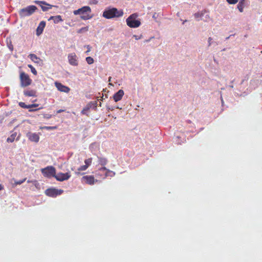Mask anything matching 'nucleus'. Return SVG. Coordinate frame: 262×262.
I'll list each match as a JSON object with an SVG mask.
<instances>
[{
    "label": "nucleus",
    "mask_w": 262,
    "mask_h": 262,
    "mask_svg": "<svg viewBox=\"0 0 262 262\" xmlns=\"http://www.w3.org/2000/svg\"><path fill=\"white\" fill-rule=\"evenodd\" d=\"M123 11L122 10H118L116 8H107L102 14V16L106 19H112L122 16Z\"/></svg>",
    "instance_id": "1"
},
{
    "label": "nucleus",
    "mask_w": 262,
    "mask_h": 262,
    "mask_svg": "<svg viewBox=\"0 0 262 262\" xmlns=\"http://www.w3.org/2000/svg\"><path fill=\"white\" fill-rule=\"evenodd\" d=\"M91 12V8L89 6H84L78 10H74L73 13L74 15H81L80 17L83 20H87L92 18L90 15Z\"/></svg>",
    "instance_id": "2"
},
{
    "label": "nucleus",
    "mask_w": 262,
    "mask_h": 262,
    "mask_svg": "<svg viewBox=\"0 0 262 262\" xmlns=\"http://www.w3.org/2000/svg\"><path fill=\"white\" fill-rule=\"evenodd\" d=\"M138 16L137 13L130 15L126 20L127 26L130 28H137L139 27L141 25V22L139 20L136 19Z\"/></svg>",
    "instance_id": "3"
},
{
    "label": "nucleus",
    "mask_w": 262,
    "mask_h": 262,
    "mask_svg": "<svg viewBox=\"0 0 262 262\" xmlns=\"http://www.w3.org/2000/svg\"><path fill=\"white\" fill-rule=\"evenodd\" d=\"M36 10L35 6L31 5L19 10L18 13L21 17H25L32 15Z\"/></svg>",
    "instance_id": "4"
},
{
    "label": "nucleus",
    "mask_w": 262,
    "mask_h": 262,
    "mask_svg": "<svg viewBox=\"0 0 262 262\" xmlns=\"http://www.w3.org/2000/svg\"><path fill=\"white\" fill-rule=\"evenodd\" d=\"M19 78L21 87H27L30 85L32 82V80L30 78L29 75L25 72L20 73Z\"/></svg>",
    "instance_id": "5"
},
{
    "label": "nucleus",
    "mask_w": 262,
    "mask_h": 262,
    "mask_svg": "<svg viewBox=\"0 0 262 262\" xmlns=\"http://www.w3.org/2000/svg\"><path fill=\"white\" fill-rule=\"evenodd\" d=\"M41 170L43 175L46 177H55L56 173V169L53 166H47L45 168L41 169Z\"/></svg>",
    "instance_id": "6"
},
{
    "label": "nucleus",
    "mask_w": 262,
    "mask_h": 262,
    "mask_svg": "<svg viewBox=\"0 0 262 262\" xmlns=\"http://www.w3.org/2000/svg\"><path fill=\"white\" fill-rule=\"evenodd\" d=\"M63 192L62 189H58L55 188H48L45 191V194L50 197L55 198L61 194Z\"/></svg>",
    "instance_id": "7"
},
{
    "label": "nucleus",
    "mask_w": 262,
    "mask_h": 262,
    "mask_svg": "<svg viewBox=\"0 0 262 262\" xmlns=\"http://www.w3.org/2000/svg\"><path fill=\"white\" fill-rule=\"evenodd\" d=\"M34 3L39 5L41 7L42 10L44 12L48 11L52 7L58 8V6L50 5L45 1H35Z\"/></svg>",
    "instance_id": "8"
},
{
    "label": "nucleus",
    "mask_w": 262,
    "mask_h": 262,
    "mask_svg": "<svg viewBox=\"0 0 262 262\" xmlns=\"http://www.w3.org/2000/svg\"><path fill=\"white\" fill-rule=\"evenodd\" d=\"M101 172L103 176L102 177L103 179L105 178L106 177L108 176L113 177L115 176V173L112 171H111L108 169H107L106 167H103L102 168H100L98 171V172L96 173V176H98L100 175V173Z\"/></svg>",
    "instance_id": "9"
},
{
    "label": "nucleus",
    "mask_w": 262,
    "mask_h": 262,
    "mask_svg": "<svg viewBox=\"0 0 262 262\" xmlns=\"http://www.w3.org/2000/svg\"><path fill=\"white\" fill-rule=\"evenodd\" d=\"M71 177V174L70 172L66 173H58L57 174H55V178L59 181H63L68 180Z\"/></svg>",
    "instance_id": "10"
},
{
    "label": "nucleus",
    "mask_w": 262,
    "mask_h": 262,
    "mask_svg": "<svg viewBox=\"0 0 262 262\" xmlns=\"http://www.w3.org/2000/svg\"><path fill=\"white\" fill-rule=\"evenodd\" d=\"M68 58L69 62L71 65L74 66H76L78 65V58L75 53L69 54Z\"/></svg>",
    "instance_id": "11"
},
{
    "label": "nucleus",
    "mask_w": 262,
    "mask_h": 262,
    "mask_svg": "<svg viewBox=\"0 0 262 262\" xmlns=\"http://www.w3.org/2000/svg\"><path fill=\"white\" fill-rule=\"evenodd\" d=\"M82 179L85 183L89 185H93L98 181L93 176H85L82 178Z\"/></svg>",
    "instance_id": "12"
},
{
    "label": "nucleus",
    "mask_w": 262,
    "mask_h": 262,
    "mask_svg": "<svg viewBox=\"0 0 262 262\" xmlns=\"http://www.w3.org/2000/svg\"><path fill=\"white\" fill-rule=\"evenodd\" d=\"M55 85L57 89V90L60 92H64V93H69L70 91V89L66 86L63 85L60 82H55Z\"/></svg>",
    "instance_id": "13"
},
{
    "label": "nucleus",
    "mask_w": 262,
    "mask_h": 262,
    "mask_svg": "<svg viewBox=\"0 0 262 262\" xmlns=\"http://www.w3.org/2000/svg\"><path fill=\"white\" fill-rule=\"evenodd\" d=\"M27 136L29 139V140H30L32 142L37 143L39 141V136L36 133H32L29 132L27 134Z\"/></svg>",
    "instance_id": "14"
},
{
    "label": "nucleus",
    "mask_w": 262,
    "mask_h": 262,
    "mask_svg": "<svg viewBox=\"0 0 262 262\" xmlns=\"http://www.w3.org/2000/svg\"><path fill=\"white\" fill-rule=\"evenodd\" d=\"M29 57L30 59L35 63L41 64L42 63V60L34 54H30Z\"/></svg>",
    "instance_id": "15"
},
{
    "label": "nucleus",
    "mask_w": 262,
    "mask_h": 262,
    "mask_svg": "<svg viewBox=\"0 0 262 262\" xmlns=\"http://www.w3.org/2000/svg\"><path fill=\"white\" fill-rule=\"evenodd\" d=\"M124 91L122 90H119L117 93H116L114 96L113 98L115 102H118L120 101L123 96L124 95Z\"/></svg>",
    "instance_id": "16"
},
{
    "label": "nucleus",
    "mask_w": 262,
    "mask_h": 262,
    "mask_svg": "<svg viewBox=\"0 0 262 262\" xmlns=\"http://www.w3.org/2000/svg\"><path fill=\"white\" fill-rule=\"evenodd\" d=\"M45 26H46V23L44 21H41L39 23V24L36 29L37 35H39L42 33V31L43 30L44 28L45 27Z\"/></svg>",
    "instance_id": "17"
},
{
    "label": "nucleus",
    "mask_w": 262,
    "mask_h": 262,
    "mask_svg": "<svg viewBox=\"0 0 262 262\" xmlns=\"http://www.w3.org/2000/svg\"><path fill=\"white\" fill-rule=\"evenodd\" d=\"M24 94L26 96L36 97V91L34 90H27L24 91Z\"/></svg>",
    "instance_id": "18"
},
{
    "label": "nucleus",
    "mask_w": 262,
    "mask_h": 262,
    "mask_svg": "<svg viewBox=\"0 0 262 262\" xmlns=\"http://www.w3.org/2000/svg\"><path fill=\"white\" fill-rule=\"evenodd\" d=\"M53 20L55 24H57L59 22L63 21V19L60 15L52 16L49 18V20Z\"/></svg>",
    "instance_id": "19"
},
{
    "label": "nucleus",
    "mask_w": 262,
    "mask_h": 262,
    "mask_svg": "<svg viewBox=\"0 0 262 262\" xmlns=\"http://www.w3.org/2000/svg\"><path fill=\"white\" fill-rule=\"evenodd\" d=\"M16 136V133H15L12 134L10 137H8L7 139V141L8 142H13L14 141V139Z\"/></svg>",
    "instance_id": "20"
},
{
    "label": "nucleus",
    "mask_w": 262,
    "mask_h": 262,
    "mask_svg": "<svg viewBox=\"0 0 262 262\" xmlns=\"http://www.w3.org/2000/svg\"><path fill=\"white\" fill-rule=\"evenodd\" d=\"M38 104H32L29 105L30 110H29V112H33V111H36L37 110H39L40 108H35V109H31L32 107H36L38 106Z\"/></svg>",
    "instance_id": "21"
},
{
    "label": "nucleus",
    "mask_w": 262,
    "mask_h": 262,
    "mask_svg": "<svg viewBox=\"0 0 262 262\" xmlns=\"http://www.w3.org/2000/svg\"><path fill=\"white\" fill-rule=\"evenodd\" d=\"M244 1V0H242L237 5V8L241 12H242L243 11V8H244V2H243Z\"/></svg>",
    "instance_id": "22"
},
{
    "label": "nucleus",
    "mask_w": 262,
    "mask_h": 262,
    "mask_svg": "<svg viewBox=\"0 0 262 262\" xmlns=\"http://www.w3.org/2000/svg\"><path fill=\"white\" fill-rule=\"evenodd\" d=\"M88 105H90V106H91V108L96 109L98 105L97 101H91L90 103H89Z\"/></svg>",
    "instance_id": "23"
},
{
    "label": "nucleus",
    "mask_w": 262,
    "mask_h": 262,
    "mask_svg": "<svg viewBox=\"0 0 262 262\" xmlns=\"http://www.w3.org/2000/svg\"><path fill=\"white\" fill-rule=\"evenodd\" d=\"M91 108V106H90V105H86V106L84 107L83 108V110L81 111V113L82 114V115H85L86 114V112H88V111H89V110Z\"/></svg>",
    "instance_id": "24"
},
{
    "label": "nucleus",
    "mask_w": 262,
    "mask_h": 262,
    "mask_svg": "<svg viewBox=\"0 0 262 262\" xmlns=\"http://www.w3.org/2000/svg\"><path fill=\"white\" fill-rule=\"evenodd\" d=\"M26 180V178H24L23 180L19 181H15L14 183L13 184V186H16L17 185H20Z\"/></svg>",
    "instance_id": "25"
},
{
    "label": "nucleus",
    "mask_w": 262,
    "mask_h": 262,
    "mask_svg": "<svg viewBox=\"0 0 262 262\" xmlns=\"http://www.w3.org/2000/svg\"><path fill=\"white\" fill-rule=\"evenodd\" d=\"M92 162V158H89L84 160L85 165L87 166V167H89Z\"/></svg>",
    "instance_id": "26"
},
{
    "label": "nucleus",
    "mask_w": 262,
    "mask_h": 262,
    "mask_svg": "<svg viewBox=\"0 0 262 262\" xmlns=\"http://www.w3.org/2000/svg\"><path fill=\"white\" fill-rule=\"evenodd\" d=\"M28 67L31 69V71L32 73L35 75H36L37 74V71L35 70V69L31 65V64H28Z\"/></svg>",
    "instance_id": "27"
},
{
    "label": "nucleus",
    "mask_w": 262,
    "mask_h": 262,
    "mask_svg": "<svg viewBox=\"0 0 262 262\" xmlns=\"http://www.w3.org/2000/svg\"><path fill=\"white\" fill-rule=\"evenodd\" d=\"M18 105L20 107L24 108H29V105H27L25 104V102H19L18 103Z\"/></svg>",
    "instance_id": "28"
},
{
    "label": "nucleus",
    "mask_w": 262,
    "mask_h": 262,
    "mask_svg": "<svg viewBox=\"0 0 262 262\" xmlns=\"http://www.w3.org/2000/svg\"><path fill=\"white\" fill-rule=\"evenodd\" d=\"M86 61L89 64H91L94 63V59L92 57L89 56L86 58Z\"/></svg>",
    "instance_id": "29"
},
{
    "label": "nucleus",
    "mask_w": 262,
    "mask_h": 262,
    "mask_svg": "<svg viewBox=\"0 0 262 262\" xmlns=\"http://www.w3.org/2000/svg\"><path fill=\"white\" fill-rule=\"evenodd\" d=\"M99 162L101 165H105L107 163V160L105 158H100Z\"/></svg>",
    "instance_id": "30"
},
{
    "label": "nucleus",
    "mask_w": 262,
    "mask_h": 262,
    "mask_svg": "<svg viewBox=\"0 0 262 262\" xmlns=\"http://www.w3.org/2000/svg\"><path fill=\"white\" fill-rule=\"evenodd\" d=\"M88 168V167H87V166H86L85 165H82L78 168V171H84V170H85Z\"/></svg>",
    "instance_id": "31"
},
{
    "label": "nucleus",
    "mask_w": 262,
    "mask_h": 262,
    "mask_svg": "<svg viewBox=\"0 0 262 262\" xmlns=\"http://www.w3.org/2000/svg\"><path fill=\"white\" fill-rule=\"evenodd\" d=\"M227 2L229 4H236L238 0H226Z\"/></svg>",
    "instance_id": "32"
},
{
    "label": "nucleus",
    "mask_w": 262,
    "mask_h": 262,
    "mask_svg": "<svg viewBox=\"0 0 262 262\" xmlns=\"http://www.w3.org/2000/svg\"><path fill=\"white\" fill-rule=\"evenodd\" d=\"M88 31V27H83L82 28H81L80 29H79L78 31V33H81V32H83L84 31Z\"/></svg>",
    "instance_id": "33"
},
{
    "label": "nucleus",
    "mask_w": 262,
    "mask_h": 262,
    "mask_svg": "<svg viewBox=\"0 0 262 262\" xmlns=\"http://www.w3.org/2000/svg\"><path fill=\"white\" fill-rule=\"evenodd\" d=\"M202 13H200L199 12L196 13L194 14V16L196 18L199 17H201L202 16Z\"/></svg>",
    "instance_id": "34"
},
{
    "label": "nucleus",
    "mask_w": 262,
    "mask_h": 262,
    "mask_svg": "<svg viewBox=\"0 0 262 262\" xmlns=\"http://www.w3.org/2000/svg\"><path fill=\"white\" fill-rule=\"evenodd\" d=\"M45 128H46L47 129H54L56 128V126H45L44 127Z\"/></svg>",
    "instance_id": "35"
},
{
    "label": "nucleus",
    "mask_w": 262,
    "mask_h": 262,
    "mask_svg": "<svg viewBox=\"0 0 262 262\" xmlns=\"http://www.w3.org/2000/svg\"><path fill=\"white\" fill-rule=\"evenodd\" d=\"M142 35L138 36L137 35H134V37L135 38L136 40H139L142 38Z\"/></svg>",
    "instance_id": "36"
},
{
    "label": "nucleus",
    "mask_w": 262,
    "mask_h": 262,
    "mask_svg": "<svg viewBox=\"0 0 262 262\" xmlns=\"http://www.w3.org/2000/svg\"><path fill=\"white\" fill-rule=\"evenodd\" d=\"M86 48H88V50L85 52V53L88 54L89 52H90L91 48L89 45H88Z\"/></svg>",
    "instance_id": "37"
},
{
    "label": "nucleus",
    "mask_w": 262,
    "mask_h": 262,
    "mask_svg": "<svg viewBox=\"0 0 262 262\" xmlns=\"http://www.w3.org/2000/svg\"><path fill=\"white\" fill-rule=\"evenodd\" d=\"M212 40V38L211 37H209L208 38V44L209 46L211 45V41Z\"/></svg>",
    "instance_id": "38"
},
{
    "label": "nucleus",
    "mask_w": 262,
    "mask_h": 262,
    "mask_svg": "<svg viewBox=\"0 0 262 262\" xmlns=\"http://www.w3.org/2000/svg\"><path fill=\"white\" fill-rule=\"evenodd\" d=\"M64 111V110H59L57 111V113H60L61 112H63Z\"/></svg>",
    "instance_id": "39"
},
{
    "label": "nucleus",
    "mask_w": 262,
    "mask_h": 262,
    "mask_svg": "<svg viewBox=\"0 0 262 262\" xmlns=\"http://www.w3.org/2000/svg\"><path fill=\"white\" fill-rule=\"evenodd\" d=\"M4 189V187L2 184H0V191Z\"/></svg>",
    "instance_id": "40"
},
{
    "label": "nucleus",
    "mask_w": 262,
    "mask_h": 262,
    "mask_svg": "<svg viewBox=\"0 0 262 262\" xmlns=\"http://www.w3.org/2000/svg\"><path fill=\"white\" fill-rule=\"evenodd\" d=\"M48 118H51V116H48Z\"/></svg>",
    "instance_id": "41"
},
{
    "label": "nucleus",
    "mask_w": 262,
    "mask_h": 262,
    "mask_svg": "<svg viewBox=\"0 0 262 262\" xmlns=\"http://www.w3.org/2000/svg\"><path fill=\"white\" fill-rule=\"evenodd\" d=\"M48 118H51V116H48Z\"/></svg>",
    "instance_id": "42"
},
{
    "label": "nucleus",
    "mask_w": 262,
    "mask_h": 262,
    "mask_svg": "<svg viewBox=\"0 0 262 262\" xmlns=\"http://www.w3.org/2000/svg\"><path fill=\"white\" fill-rule=\"evenodd\" d=\"M111 77L109 78V81L111 80Z\"/></svg>",
    "instance_id": "43"
}]
</instances>
